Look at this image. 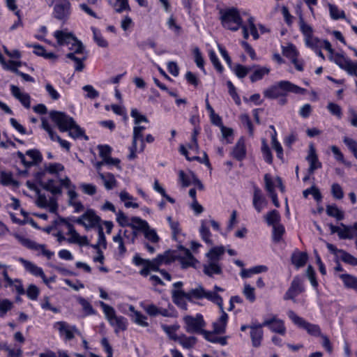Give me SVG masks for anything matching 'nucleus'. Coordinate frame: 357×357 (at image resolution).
<instances>
[{
    "label": "nucleus",
    "mask_w": 357,
    "mask_h": 357,
    "mask_svg": "<svg viewBox=\"0 0 357 357\" xmlns=\"http://www.w3.org/2000/svg\"><path fill=\"white\" fill-rule=\"evenodd\" d=\"M282 53L284 56L289 58L291 61L297 59L298 52L296 47L292 44H289L287 47H283Z\"/></svg>",
    "instance_id": "48"
},
{
    "label": "nucleus",
    "mask_w": 357,
    "mask_h": 357,
    "mask_svg": "<svg viewBox=\"0 0 357 357\" xmlns=\"http://www.w3.org/2000/svg\"><path fill=\"white\" fill-rule=\"evenodd\" d=\"M69 50L70 51L69 53H73V54H78L86 52L85 51L84 46L82 43L76 37H75L74 40H72L70 44Z\"/></svg>",
    "instance_id": "42"
},
{
    "label": "nucleus",
    "mask_w": 357,
    "mask_h": 357,
    "mask_svg": "<svg viewBox=\"0 0 357 357\" xmlns=\"http://www.w3.org/2000/svg\"><path fill=\"white\" fill-rule=\"evenodd\" d=\"M255 68L253 73L250 75V78L252 82H255L263 78L265 75H267L270 72V69L266 67H259L258 66H254L252 67Z\"/></svg>",
    "instance_id": "36"
},
{
    "label": "nucleus",
    "mask_w": 357,
    "mask_h": 357,
    "mask_svg": "<svg viewBox=\"0 0 357 357\" xmlns=\"http://www.w3.org/2000/svg\"><path fill=\"white\" fill-rule=\"evenodd\" d=\"M43 189L50 191L53 195H60L62 192L61 186L58 185L55 181L50 179L42 185Z\"/></svg>",
    "instance_id": "41"
},
{
    "label": "nucleus",
    "mask_w": 357,
    "mask_h": 357,
    "mask_svg": "<svg viewBox=\"0 0 357 357\" xmlns=\"http://www.w3.org/2000/svg\"><path fill=\"white\" fill-rule=\"evenodd\" d=\"M17 155L20 158V162L26 168L37 165L43 160L41 153L37 149L28 150L25 155L20 151H17Z\"/></svg>",
    "instance_id": "10"
},
{
    "label": "nucleus",
    "mask_w": 357,
    "mask_h": 357,
    "mask_svg": "<svg viewBox=\"0 0 357 357\" xmlns=\"http://www.w3.org/2000/svg\"><path fill=\"white\" fill-rule=\"evenodd\" d=\"M299 27L301 31L305 37V42L306 45L312 48L316 47L319 40L313 36L312 27L310 25L306 24L301 16L299 17Z\"/></svg>",
    "instance_id": "16"
},
{
    "label": "nucleus",
    "mask_w": 357,
    "mask_h": 357,
    "mask_svg": "<svg viewBox=\"0 0 357 357\" xmlns=\"http://www.w3.org/2000/svg\"><path fill=\"white\" fill-rule=\"evenodd\" d=\"M98 176L102 180L105 188L107 190H112L116 185V180L112 173L103 174L98 172Z\"/></svg>",
    "instance_id": "32"
},
{
    "label": "nucleus",
    "mask_w": 357,
    "mask_h": 357,
    "mask_svg": "<svg viewBox=\"0 0 357 357\" xmlns=\"http://www.w3.org/2000/svg\"><path fill=\"white\" fill-rule=\"evenodd\" d=\"M162 328L164 332L167 335L170 340L175 342L179 338V335H176V331L179 329L180 326L178 324H174L171 326L162 325Z\"/></svg>",
    "instance_id": "38"
},
{
    "label": "nucleus",
    "mask_w": 357,
    "mask_h": 357,
    "mask_svg": "<svg viewBox=\"0 0 357 357\" xmlns=\"http://www.w3.org/2000/svg\"><path fill=\"white\" fill-rule=\"evenodd\" d=\"M129 310L133 312L132 319L135 323L142 327L148 326L149 324L146 321V317L145 316L139 312L135 311V307L132 305H130Z\"/></svg>",
    "instance_id": "39"
},
{
    "label": "nucleus",
    "mask_w": 357,
    "mask_h": 357,
    "mask_svg": "<svg viewBox=\"0 0 357 357\" xmlns=\"http://www.w3.org/2000/svg\"><path fill=\"white\" fill-rule=\"evenodd\" d=\"M186 293L188 294V301H192L193 298H206L216 304L218 307H221L222 298L217 294L216 292L206 291L202 285H199L197 287L192 289Z\"/></svg>",
    "instance_id": "7"
},
{
    "label": "nucleus",
    "mask_w": 357,
    "mask_h": 357,
    "mask_svg": "<svg viewBox=\"0 0 357 357\" xmlns=\"http://www.w3.org/2000/svg\"><path fill=\"white\" fill-rule=\"evenodd\" d=\"M10 91L12 95L17 99L24 107L27 109L30 108L31 97L28 93L22 92L20 88L15 85L10 86Z\"/></svg>",
    "instance_id": "26"
},
{
    "label": "nucleus",
    "mask_w": 357,
    "mask_h": 357,
    "mask_svg": "<svg viewBox=\"0 0 357 357\" xmlns=\"http://www.w3.org/2000/svg\"><path fill=\"white\" fill-rule=\"evenodd\" d=\"M130 116L134 119L135 125H140L142 123H149V120L146 116L141 114L135 108L132 109Z\"/></svg>",
    "instance_id": "50"
},
{
    "label": "nucleus",
    "mask_w": 357,
    "mask_h": 357,
    "mask_svg": "<svg viewBox=\"0 0 357 357\" xmlns=\"http://www.w3.org/2000/svg\"><path fill=\"white\" fill-rule=\"evenodd\" d=\"M287 316L295 325L305 329L308 334L316 337L321 335V328L318 325L307 322L303 318L297 315L293 310H289Z\"/></svg>",
    "instance_id": "8"
},
{
    "label": "nucleus",
    "mask_w": 357,
    "mask_h": 357,
    "mask_svg": "<svg viewBox=\"0 0 357 357\" xmlns=\"http://www.w3.org/2000/svg\"><path fill=\"white\" fill-rule=\"evenodd\" d=\"M66 58L73 61L75 62V71L82 72L85 68L84 61L87 59V52L73 54V53H68L66 55Z\"/></svg>",
    "instance_id": "27"
},
{
    "label": "nucleus",
    "mask_w": 357,
    "mask_h": 357,
    "mask_svg": "<svg viewBox=\"0 0 357 357\" xmlns=\"http://www.w3.org/2000/svg\"><path fill=\"white\" fill-rule=\"evenodd\" d=\"M221 312L220 318L213 323V332L217 334L225 333L228 320V315L225 312L223 307V300H222L221 307H219Z\"/></svg>",
    "instance_id": "23"
},
{
    "label": "nucleus",
    "mask_w": 357,
    "mask_h": 357,
    "mask_svg": "<svg viewBox=\"0 0 357 357\" xmlns=\"http://www.w3.org/2000/svg\"><path fill=\"white\" fill-rule=\"evenodd\" d=\"M172 297L173 302L181 309L186 310H187V303L186 300H188V294L182 289H173L172 291Z\"/></svg>",
    "instance_id": "25"
},
{
    "label": "nucleus",
    "mask_w": 357,
    "mask_h": 357,
    "mask_svg": "<svg viewBox=\"0 0 357 357\" xmlns=\"http://www.w3.org/2000/svg\"><path fill=\"white\" fill-rule=\"evenodd\" d=\"M199 233L202 240L208 245H213V241L211 238V233L209 229L205 225V222L202 221L199 229Z\"/></svg>",
    "instance_id": "46"
},
{
    "label": "nucleus",
    "mask_w": 357,
    "mask_h": 357,
    "mask_svg": "<svg viewBox=\"0 0 357 357\" xmlns=\"http://www.w3.org/2000/svg\"><path fill=\"white\" fill-rule=\"evenodd\" d=\"M185 324V329L189 333L199 332L204 326V321L201 314H197L195 317L186 315L183 317Z\"/></svg>",
    "instance_id": "13"
},
{
    "label": "nucleus",
    "mask_w": 357,
    "mask_h": 357,
    "mask_svg": "<svg viewBox=\"0 0 357 357\" xmlns=\"http://www.w3.org/2000/svg\"><path fill=\"white\" fill-rule=\"evenodd\" d=\"M176 259V256L171 250H167L155 258L160 266L162 264H169L175 261Z\"/></svg>",
    "instance_id": "35"
},
{
    "label": "nucleus",
    "mask_w": 357,
    "mask_h": 357,
    "mask_svg": "<svg viewBox=\"0 0 357 357\" xmlns=\"http://www.w3.org/2000/svg\"><path fill=\"white\" fill-rule=\"evenodd\" d=\"M13 236L24 247L28 249L40 251L41 253L47 259H51L54 255V252L45 248V244H38L36 242L27 238L19 234H13Z\"/></svg>",
    "instance_id": "9"
},
{
    "label": "nucleus",
    "mask_w": 357,
    "mask_h": 357,
    "mask_svg": "<svg viewBox=\"0 0 357 357\" xmlns=\"http://www.w3.org/2000/svg\"><path fill=\"white\" fill-rule=\"evenodd\" d=\"M91 29L93 34V39L97 43V45L101 47H107L108 46V43L102 36L100 31L94 27H92Z\"/></svg>",
    "instance_id": "55"
},
{
    "label": "nucleus",
    "mask_w": 357,
    "mask_h": 357,
    "mask_svg": "<svg viewBox=\"0 0 357 357\" xmlns=\"http://www.w3.org/2000/svg\"><path fill=\"white\" fill-rule=\"evenodd\" d=\"M252 70V67H246L241 64H237L234 68V72L238 78L242 79Z\"/></svg>",
    "instance_id": "53"
},
{
    "label": "nucleus",
    "mask_w": 357,
    "mask_h": 357,
    "mask_svg": "<svg viewBox=\"0 0 357 357\" xmlns=\"http://www.w3.org/2000/svg\"><path fill=\"white\" fill-rule=\"evenodd\" d=\"M40 291L39 289L35 284L29 285L26 294L27 297L30 300H36L39 295Z\"/></svg>",
    "instance_id": "63"
},
{
    "label": "nucleus",
    "mask_w": 357,
    "mask_h": 357,
    "mask_svg": "<svg viewBox=\"0 0 357 357\" xmlns=\"http://www.w3.org/2000/svg\"><path fill=\"white\" fill-rule=\"evenodd\" d=\"M113 8L115 12L118 13L130 10L128 0H116V2L113 4Z\"/></svg>",
    "instance_id": "49"
},
{
    "label": "nucleus",
    "mask_w": 357,
    "mask_h": 357,
    "mask_svg": "<svg viewBox=\"0 0 357 357\" xmlns=\"http://www.w3.org/2000/svg\"><path fill=\"white\" fill-rule=\"evenodd\" d=\"M167 221L172 231L173 238L176 240L177 235L181 232L180 225L178 222L173 220L170 216L167 218Z\"/></svg>",
    "instance_id": "62"
},
{
    "label": "nucleus",
    "mask_w": 357,
    "mask_h": 357,
    "mask_svg": "<svg viewBox=\"0 0 357 357\" xmlns=\"http://www.w3.org/2000/svg\"><path fill=\"white\" fill-rule=\"evenodd\" d=\"M205 338L213 343H218L220 345H226L227 344V337H218L216 335L217 333L212 332L204 331Z\"/></svg>",
    "instance_id": "43"
},
{
    "label": "nucleus",
    "mask_w": 357,
    "mask_h": 357,
    "mask_svg": "<svg viewBox=\"0 0 357 357\" xmlns=\"http://www.w3.org/2000/svg\"><path fill=\"white\" fill-rule=\"evenodd\" d=\"M79 187L82 192L88 195H93L97 192L96 186L91 183H82L79 185Z\"/></svg>",
    "instance_id": "64"
},
{
    "label": "nucleus",
    "mask_w": 357,
    "mask_h": 357,
    "mask_svg": "<svg viewBox=\"0 0 357 357\" xmlns=\"http://www.w3.org/2000/svg\"><path fill=\"white\" fill-rule=\"evenodd\" d=\"M49 114L61 132L68 131V135L73 138L84 135V131L75 123L73 117L63 112L54 110Z\"/></svg>",
    "instance_id": "1"
},
{
    "label": "nucleus",
    "mask_w": 357,
    "mask_h": 357,
    "mask_svg": "<svg viewBox=\"0 0 357 357\" xmlns=\"http://www.w3.org/2000/svg\"><path fill=\"white\" fill-rule=\"evenodd\" d=\"M262 327H264V326H261V324H252L249 326V328L250 329L252 345L254 347H259L261 346L264 335Z\"/></svg>",
    "instance_id": "21"
},
{
    "label": "nucleus",
    "mask_w": 357,
    "mask_h": 357,
    "mask_svg": "<svg viewBox=\"0 0 357 357\" xmlns=\"http://www.w3.org/2000/svg\"><path fill=\"white\" fill-rule=\"evenodd\" d=\"M271 144L273 148L275 150L277 153V156L280 159H282L283 157V149L279 142L277 140L275 132L274 135H273L271 137Z\"/></svg>",
    "instance_id": "59"
},
{
    "label": "nucleus",
    "mask_w": 357,
    "mask_h": 357,
    "mask_svg": "<svg viewBox=\"0 0 357 357\" xmlns=\"http://www.w3.org/2000/svg\"><path fill=\"white\" fill-rule=\"evenodd\" d=\"M329 59L334 61L341 69L345 70L349 75L356 74L354 68V62L350 59L340 54H335L333 56H329Z\"/></svg>",
    "instance_id": "14"
},
{
    "label": "nucleus",
    "mask_w": 357,
    "mask_h": 357,
    "mask_svg": "<svg viewBox=\"0 0 357 357\" xmlns=\"http://www.w3.org/2000/svg\"><path fill=\"white\" fill-rule=\"evenodd\" d=\"M267 204V200L264 196L261 189L257 186H255L252 198V205L258 213H261L264 208L266 206Z\"/></svg>",
    "instance_id": "22"
},
{
    "label": "nucleus",
    "mask_w": 357,
    "mask_h": 357,
    "mask_svg": "<svg viewBox=\"0 0 357 357\" xmlns=\"http://www.w3.org/2000/svg\"><path fill=\"white\" fill-rule=\"evenodd\" d=\"M1 183L4 185H13L14 186H17L18 183L14 181L12 178V174L10 173H6L2 172L1 173Z\"/></svg>",
    "instance_id": "58"
},
{
    "label": "nucleus",
    "mask_w": 357,
    "mask_h": 357,
    "mask_svg": "<svg viewBox=\"0 0 357 357\" xmlns=\"http://www.w3.org/2000/svg\"><path fill=\"white\" fill-rule=\"evenodd\" d=\"M264 220L268 226L274 227L280 224L281 217L277 210H272L268 212L264 216Z\"/></svg>",
    "instance_id": "33"
},
{
    "label": "nucleus",
    "mask_w": 357,
    "mask_h": 357,
    "mask_svg": "<svg viewBox=\"0 0 357 357\" xmlns=\"http://www.w3.org/2000/svg\"><path fill=\"white\" fill-rule=\"evenodd\" d=\"M225 252V247L221 245L212 248L206 254V261L203 264V273L206 275L212 278L222 273L220 261Z\"/></svg>",
    "instance_id": "2"
},
{
    "label": "nucleus",
    "mask_w": 357,
    "mask_h": 357,
    "mask_svg": "<svg viewBox=\"0 0 357 357\" xmlns=\"http://www.w3.org/2000/svg\"><path fill=\"white\" fill-rule=\"evenodd\" d=\"M307 260V255L304 252H296L291 256V262L297 268L303 266Z\"/></svg>",
    "instance_id": "40"
},
{
    "label": "nucleus",
    "mask_w": 357,
    "mask_h": 357,
    "mask_svg": "<svg viewBox=\"0 0 357 357\" xmlns=\"http://www.w3.org/2000/svg\"><path fill=\"white\" fill-rule=\"evenodd\" d=\"M306 90L289 81H280L265 89L263 94L268 99H276L280 96H286L288 93L303 94Z\"/></svg>",
    "instance_id": "3"
},
{
    "label": "nucleus",
    "mask_w": 357,
    "mask_h": 357,
    "mask_svg": "<svg viewBox=\"0 0 357 357\" xmlns=\"http://www.w3.org/2000/svg\"><path fill=\"white\" fill-rule=\"evenodd\" d=\"M327 109L329 112L335 116L337 119H341L342 116V109L340 105L333 102H329L327 105Z\"/></svg>",
    "instance_id": "56"
},
{
    "label": "nucleus",
    "mask_w": 357,
    "mask_h": 357,
    "mask_svg": "<svg viewBox=\"0 0 357 357\" xmlns=\"http://www.w3.org/2000/svg\"><path fill=\"white\" fill-rule=\"evenodd\" d=\"M53 328L58 331L59 335L63 337L65 340H71L75 335H81V332L75 326L68 324L66 321H60L54 324Z\"/></svg>",
    "instance_id": "11"
},
{
    "label": "nucleus",
    "mask_w": 357,
    "mask_h": 357,
    "mask_svg": "<svg viewBox=\"0 0 357 357\" xmlns=\"http://www.w3.org/2000/svg\"><path fill=\"white\" fill-rule=\"evenodd\" d=\"M309 195H312L314 199L319 202L321 199V195L319 189L315 186H312L303 192V195L305 198H307Z\"/></svg>",
    "instance_id": "54"
},
{
    "label": "nucleus",
    "mask_w": 357,
    "mask_h": 357,
    "mask_svg": "<svg viewBox=\"0 0 357 357\" xmlns=\"http://www.w3.org/2000/svg\"><path fill=\"white\" fill-rule=\"evenodd\" d=\"M77 301L82 306L83 311L86 315H91L96 314V311L91 303L82 297H78Z\"/></svg>",
    "instance_id": "47"
},
{
    "label": "nucleus",
    "mask_w": 357,
    "mask_h": 357,
    "mask_svg": "<svg viewBox=\"0 0 357 357\" xmlns=\"http://www.w3.org/2000/svg\"><path fill=\"white\" fill-rule=\"evenodd\" d=\"M71 4L68 0H59L54 7V16L59 20L66 22L70 15Z\"/></svg>",
    "instance_id": "12"
},
{
    "label": "nucleus",
    "mask_w": 357,
    "mask_h": 357,
    "mask_svg": "<svg viewBox=\"0 0 357 357\" xmlns=\"http://www.w3.org/2000/svg\"><path fill=\"white\" fill-rule=\"evenodd\" d=\"M149 226V223L142 219H141L139 217H132L130 219V222L129 225V227H130L132 229V234L133 238L132 239V241H134V238L137 236V234L135 231H140L142 233L144 231V230L148 228Z\"/></svg>",
    "instance_id": "28"
},
{
    "label": "nucleus",
    "mask_w": 357,
    "mask_h": 357,
    "mask_svg": "<svg viewBox=\"0 0 357 357\" xmlns=\"http://www.w3.org/2000/svg\"><path fill=\"white\" fill-rule=\"evenodd\" d=\"M326 212L328 216L336 218L337 220H342L344 218V213L336 205H328Z\"/></svg>",
    "instance_id": "37"
},
{
    "label": "nucleus",
    "mask_w": 357,
    "mask_h": 357,
    "mask_svg": "<svg viewBox=\"0 0 357 357\" xmlns=\"http://www.w3.org/2000/svg\"><path fill=\"white\" fill-rule=\"evenodd\" d=\"M100 306L105 313V318L109 324L114 328V332L118 333L120 331L127 329V319L122 316H117L116 312L112 306L108 305L104 302H100Z\"/></svg>",
    "instance_id": "4"
},
{
    "label": "nucleus",
    "mask_w": 357,
    "mask_h": 357,
    "mask_svg": "<svg viewBox=\"0 0 357 357\" xmlns=\"http://www.w3.org/2000/svg\"><path fill=\"white\" fill-rule=\"evenodd\" d=\"M178 249L183 252V255L176 257V259L180 261L181 268L183 269H186L190 267L196 268L199 262L195 257H194L190 250L182 245L179 246Z\"/></svg>",
    "instance_id": "15"
},
{
    "label": "nucleus",
    "mask_w": 357,
    "mask_h": 357,
    "mask_svg": "<svg viewBox=\"0 0 357 357\" xmlns=\"http://www.w3.org/2000/svg\"><path fill=\"white\" fill-rule=\"evenodd\" d=\"M340 278L347 287L353 289L357 292V278L348 274H342Z\"/></svg>",
    "instance_id": "44"
},
{
    "label": "nucleus",
    "mask_w": 357,
    "mask_h": 357,
    "mask_svg": "<svg viewBox=\"0 0 357 357\" xmlns=\"http://www.w3.org/2000/svg\"><path fill=\"white\" fill-rule=\"evenodd\" d=\"M329 12L331 17L333 20H338V19H344L345 18V14L343 10H340L338 8L333 4H329Z\"/></svg>",
    "instance_id": "52"
},
{
    "label": "nucleus",
    "mask_w": 357,
    "mask_h": 357,
    "mask_svg": "<svg viewBox=\"0 0 357 357\" xmlns=\"http://www.w3.org/2000/svg\"><path fill=\"white\" fill-rule=\"evenodd\" d=\"M100 219L93 211L87 210L83 215L76 220V222L85 227H93L98 225Z\"/></svg>",
    "instance_id": "17"
},
{
    "label": "nucleus",
    "mask_w": 357,
    "mask_h": 357,
    "mask_svg": "<svg viewBox=\"0 0 357 357\" xmlns=\"http://www.w3.org/2000/svg\"><path fill=\"white\" fill-rule=\"evenodd\" d=\"M307 161L309 162L308 172L312 174L314 172L321 167V163L319 161L316 150L313 145L310 146L308 154L306 157Z\"/></svg>",
    "instance_id": "24"
},
{
    "label": "nucleus",
    "mask_w": 357,
    "mask_h": 357,
    "mask_svg": "<svg viewBox=\"0 0 357 357\" xmlns=\"http://www.w3.org/2000/svg\"><path fill=\"white\" fill-rule=\"evenodd\" d=\"M261 326H268L272 332L284 335L286 328L282 320L276 318L275 316L271 319H266L261 323Z\"/></svg>",
    "instance_id": "20"
},
{
    "label": "nucleus",
    "mask_w": 357,
    "mask_h": 357,
    "mask_svg": "<svg viewBox=\"0 0 357 357\" xmlns=\"http://www.w3.org/2000/svg\"><path fill=\"white\" fill-rule=\"evenodd\" d=\"M304 291V287L301 280L298 277H295L291 282L290 287L286 291L284 299L293 300L295 302L294 298Z\"/></svg>",
    "instance_id": "18"
},
{
    "label": "nucleus",
    "mask_w": 357,
    "mask_h": 357,
    "mask_svg": "<svg viewBox=\"0 0 357 357\" xmlns=\"http://www.w3.org/2000/svg\"><path fill=\"white\" fill-rule=\"evenodd\" d=\"M209 59L213 63L215 68L220 73L223 71V67L221 65L219 59L213 50H209L208 52Z\"/></svg>",
    "instance_id": "60"
},
{
    "label": "nucleus",
    "mask_w": 357,
    "mask_h": 357,
    "mask_svg": "<svg viewBox=\"0 0 357 357\" xmlns=\"http://www.w3.org/2000/svg\"><path fill=\"white\" fill-rule=\"evenodd\" d=\"M13 306V303L8 299H3L0 301V317H3L6 313L10 310Z\"/></svg>",
    "instance_id": "57"
},
{
    "label": "nucleus",
    "mask_w": 357,
    "mask_h": 357,
    "mask_svg": "<svg viewBox=\"0 0 357 357\" xmlns=\"http://www.w3.org/2000/svg\"><path fill=\"white\" fill-rule=\"evenodd\" d=\"M326 247L331 252L334 254L337 257L341 259L345 263L354 266L357 265V259L351 255L342 250H338L335 245L329 243H326Z\"/></svg>",
    "instance_id": "19"
},
{
    "label": "nucleus",
    "mask_w": 357,
    "mask_h": 357,
    "mask_svg": "<svg viewBox=\"0 0 357 357\" xmlns=\"http://www.w3.org/2000/svg\"><path fill=\"white\" fill-rule=\"evenodd\" d=\"M197 338L194 336H187L184 334L179 335L177 342L181 345L184 349H190L194 347L197 343Z\"/></svg>",
    "instance_id": "34"
},
{
    "label": "nucleus",
    "mask_w": 357,
    "mask_h": 357,
    "mask_svg": "<svg viewBox=\"0 0 357 357\" xmlns=\"http://www.w3.org/2000/svg\"><path fill=\"white\" fill-rule=\"evenodd\" d=\"M19 261L24 266L26 271L35 276H44V272L40 267H38L33 262L20 258Z\"/></svg>",
    "instance_id": "31"
},
{
    "label": "nucleus",
    "mask_w": 357,
    "mask_h": 357,
    "mask_svg": "<svg viewBox=\"0 0 357 357\" xmlns=\"http://www.w3.org/2000/svg\"><path fill=\"white\" fill-rule=\"evenodd\" d=\"M284 227L282 224L273 227L272 238L273 241L278 243L282 239V236L284 233Z\"/></svg>",
    "instance_id": "51"
},
{
    "label": "nucleus",
    "mask_w": 357,
    "mask_h": 357,
    "mask_svg": "<svg viewBox=\"0 0 357 357\" xmlns=\"http://www.w3.org/2000/svg\"><path fill=\"white\" fill-rule=\"evenodd\" d=\"M220 14V20L224 27L233 31L238 30L243 20L237 8H231L225 10H221Z\"/></svg>",
    "instance_id": "5"
},
{
    "label": "nucleus",
    "mask_w": 357,
    "mask_h": 357,
    "mask_svg": "<svg viewBox=\"0 0 357 357\" xmlns=\"http://www.w3.org/2000/svg\"><path fill=\"white\" fill-rule=\"evenodd\" d=\"M143 234L144 238L152 243H157L160 241V237L157 234L155 229L151 228L150 226L144 230Z\"/></svg>",
    "instance_id": "45"
},
{
    "label": "nucleus",
    "mask_w": 357,
    "mask_h": 357,
    "mask_svg": "<svg viewBox=\"0 0 357 357\" xmlns=\"http://www.w3.org/2000/svg\"><path fill=\"white\" fill-rule=\"evenodd\" d=\"M54 36L56 39L57 43L61 46L70 45L75 37L72 33L61 30L56 31L54 33Z\"/></svg>",
    "instance_id": "30"
},
{
    "label": "nucleus",
    "mask_w": 357,
    "mask_h": 357,
    "mask_svg": "<svg viewBox=\"0 0 357 357\" xmlns=\"http://www.w3.org/2000/svg\"><path fill=\"white\" fill-rule=\"evenodd\" d=\"M146 127L140 125H135L133 128L132 144L129 147L130 154L128 158L130 160L135 159L136 153L142 152L145 148L144 140L143 138V132Z\"/></svg>",
    "instance_id": "6"
},
{
    "label": "nucleus",
    "mask_w": 357,
    "mask_h": 357,
    "mask_svg": "<svg viewBox=\"0 0 357 357\" xmlns=\"http://www.w3.org/2000/svg\"><path fill=\"white\" fill-rule=\"evenodd\" d=\"M231 155L237 160H242L245 158L246 149L245 140L243 137L240 138L236 142L231 152Z\"/></svg>",
    "instance_id": "29"
},
{
    "label": "nucleus",
    "mask_w": 357,
    "mask_h": 357,
    "mask_svg": "<svg viewBox=\"0 0 357 357\" xmlns=\"http://www.w3.org/2000/svg\"><path fill=\"white\" fill-rule=\"evenodd\" d=\"M193 54L195 57V62L198 68L204 71V60L202 55V53L198 47H195L193 50Z\"/></svg>",
    "instance_id": "61"
}]
</instances>
